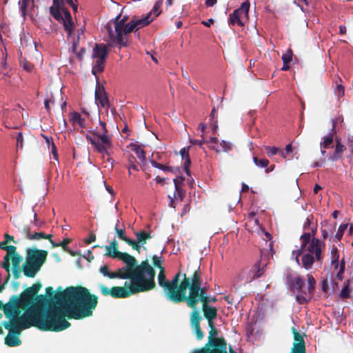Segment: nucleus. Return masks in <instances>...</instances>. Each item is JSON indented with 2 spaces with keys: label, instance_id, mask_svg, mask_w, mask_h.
Returning a JSON list of instances; mask_svg holds the SVG:
<instances>
[{
  "label": "nucleus",
  "instance_id": "f257e3e1",
  "mask_svg": "<svg viewBox=\"0 0 353 353\" xmlns=\"http://www.w3.org/2000/svg\"><path fill=\"white\" fill-rule=\"evenodd\" d=\"M32 290H26L19 299L8 303L3 306L5 315L10 321L3 324L5 328L12 325L18 330L35 326L41 330L61 331L68 328L70 324L62 316L77 319L92 314L97 303V298L90 294L83 287H70L54 296L58 307L50 308L48 314L42 317L45 299L40 295L36 297L35 303L20 316L21 311L28 307L34 296Z\"/></svg>",
  "mask_w": 353,
  "mask_h": 353
},
{
  "label": "nucleus",
  "instance_id": "f03ea898",
  "mask_svg": "<svg viewBox=\"0 0 353 353\" xmlns=\"http://www.w3.org/2000/svg\"><path fill=\"white\" fill-rule=\"evenodd\" d=\"M161 0L157 1L148 13L141 18H134L128 23H126L125 18L121 19V14H119L105 26V40L110 46L118 44L120 48L127 46L129 34L152 22L161 13Z\"/></svg>",
  "mask_w": 353,
  "mask_h": 353
},
{
  "label": "nucleus",
  "instance_id": "7ed1b4c3",
  "mask_svg": "<svg viewBox=\"0 0 353 353\" xmlns=\"http://www.w3.org/2000/svg\"><path fill=\"white\" fill-rule=\"evenodd\" d=\"M60 3L61 0H54L55 6L51 9V15L58 21L61 22L67 34V39L70 46V52L72 55L70 57V62L73 64L74 59H77L81 62L85 53L83 48L80 47V43L83 41L85 38L84 28L79 27L74 23L72 19L70 12H63L61 15Z\"/></svg>",
  "mask_w": 353,
  "mask_h": 353
},
{
  "label": "nucleus",
  "instance_id": "20e7f679",
  "mask_svg": "<svg viewBox=\"0 0 353 353\" xmlns=\"http://www.w3.org/2000/svg\"><path fill=\"white\" fill-rule=\"evenodd\" d=\"M154 272L152 268L147 263L143 262L132 270L130 280L125 281V287H114L111 288V296L114 298H126L131 294L145 292L154 287Z\"/></svg>",
  "mask_w": 353,
  "mask_h": 353
},
{
  "label": "nucleus",
  "instance_id": "39448f33",
  "mask_svg": "<svg viewBox=\"0 0 353 353\" xmlns=\"http://www.w3.org/2000/svg\"><path fill=\"white\" fill-rule=\"evenodd\" d=\"M301 241L300 248L292 252V257L297 264L307 270L312 269L315 262L321 264L325 256V243L312 236L309 232H305L301 236Z\"/></svg>",
  "mask_w": 353,
  "mask_h": 353
},
{
  "label": "nucleus",
  "instance_id": "423d86ee",
  "mask_svg": "<svg viewBox=\"0 0 353 353\" xmlns=\"http://www.w3.org/2000/svg\"><path fill=\"white\" fill-rule=\"evenodd\" d=\"M158 283L160 286L163 288L170 300L179 302L186 298V290L189 285V281L185 274L181 276L180 273H178L171 281H168L165 279L163 269H161L158 275Z\"/></svg>",
  "mask_w": 353,
  "mask_h": 353
},
{
  "label": "nucleus",
  "instance_id": "0eeeda50",
  "mask_svg": "<svg viewBox=\"0 0 353 353\" xmlns=\"http://www.w3.org/2000/svg\"><path fill=\"white\" fill-rule=\"evenodd\" d=\"M307 286L305 281L300 276L294 277L292 284V289L296 295V300L299 304H305L310 301L313 296L316 281L310 274H307Z\"/></svg>",
  "mask_w": 353,
  "mask_h": 353
},
{
  "label": "nucleus",
  "instance_id": "6e6552de",
  "mask_svg": "<svg viewBox=\"0 0 353 353\" xmlns=\"http://www.w3.org/2000/svg\"><path fill=\"white\" fill-rule=\"evenodd\" d=\"M48 252L44 250H28L23 273L29 277H34L45 262Z\"/></svg>",
  "mask_w": 353,
  "mask_h": 353
},
{
  "label": "nucleus",
  "instance_id": "1a4fd4ad",
  "mask_svg": "<svg viewBox=\"0 0 353 353\" xmlns=\"http://www.w3.org/2000/svg\"><path fill=\"white\" fill-rule=\"evenodd\" d=\"M85 138L103 155L108 154V150L112 147V137L108 134L94 130L87 134Z\"/></svg>",
  "mask_w": 353,
  "mask_h": 353
},
{
  "label": "nucleus",
  "instance_id": "9d476101",
  "mask_svg": "<svg viewBox=\"0 0 353 353\" xmlns=\"http://www.w3.org/2000/svg\"><path fill=\"white\" fill-rule=\"evenodd\" d=\"M108 50L105 45L96 44L92 50V57L93 59L92 73L97 76L101 72L104 68L105 57Z\"/></svg>",
  "mask_w": 353,
  "mask_h": 353
},
{
  "label": "nucleus",
  "instance_id": "9b49d317",
  "mask_svg": "<svg viewBox=\"0 0 353 353\" xmlns=\"http://www.w3.org/2000/svg\"><path fill=\"white\" fill-rule=\"evenodd\" d=\"M199 300L203 302H207L208 297L205 295L203 290L201 289L199 278L196 272H195L192 280V285L190 289L189 297L187 299V303L188 306L194 307Z\"/></svg>",
  "mask_w": 353,
  "mask_h": 353
},
{
  "label": "nucleus",
  "instance_id": "f8f14e48",
  "mask_svg": "<svg viewBox=\"0 0 353 353\" xmlns=\"http://www.w3.org/2000/svg\"><path fill=\"white\" fill-rule=\"evenodd\" d=\"M105 249L106 251V255L112 258L119 259L126 264V266L125 268L132 270H133V268L136 263L135 259L127 253H123L118 251L117 243L115 240H113L112 242L110 243L108 245H106Z\"/></svg>",
  "mask_w": 353,
  "mask_h": 353
},
{
  "label": "nucleus",
  "instance_id": "ddd939ff",
  "mask_svg": "<svg viewBox=\"0 0 353 353\" xmlns=\"http://www.w3.org/2000/svg\"><path fill=\"white\" fill-rule=\"evenodd\" d=\"M250 3L243 2L241 6L229 15L228 23L230 26H243L248 19Z\"/></svg>",
  "mask_w": 353,
  "mask_h": 353
},
{
  "label": "nucleus",
  "instance_id": "4468645a",
  "mask_svg": "<svg viewBox=\"0 0 353 353\" xmlns=\"http://www.w3.org/2000/svg\"><path fill=\"white\" fill-rule=\"evenodd\" d=\"M265 263L258 262L254 264L252 270H243L239 275V279L244 283L251 282L253 279L260 277L264 272Z\"/></svg>",
  "mask_w": 353,
  "mask_h": 353
},
{
  "label": "nucleus",
  "instance_id": "2eb2a0df",
  "mask_svg": "<svg viewBox=\"0 0 353 353\" xmlns=\"http://www.w3.org/2000/svg\"><path fill=\"white\" fill-rule=\"evenodd\" d=\"M100 272L104 276L111 279L121 278L128 279L132 275V270L126 268H120L118 272L110 273L108 271V267L107 265H103L100 268Z\"/></svg>",
  "mask_w": 353,
  "mask_h": 353
},
{
  "label": "nucleus",
  "instance_id": "dca6fc26",
  "mask_svg": "<svg viewBox=\"0 0 353 353\" xmlns=\"http://www.w3.org/2000/svg\"><path fill=\"white\" fill-rule=\"evenodd\" d=\"M184 181L183 177H178L174 179V183L175 187V192L174 194V198H172L170 200V205L172 208H175V201H181L185 196V191L182 188V184Z\"/></svg>",
  "mask_w": 353,
  "mask_h": 353
},
{
  "label": "nucleus",
  "instance_id": "f3484780",
  "mask_svg": "<svg viewBox=\"0 0 353 353\" xmlns=\"http://www.w3.org/2000/svg\"><path fill=\"white\" fill-rule=\"evenodd\" d=\"M7 329L9 330V332L5 339V343L11 347L20 345L21 341L18 336L22 330H18L14 327V325H10L9 328Z\"/></svg>",
  "mask_w": 353,
  "mask_h": 353
},
{
  "label": "nucleus",
  "instance_id": "a211bd4d",
  "mask_svg": "<svg viewBox=\"0 0 353 353\" xmlns=\"http://www.w3.org/2000/svg\"><path fill=\"white\" fill-rule=\"evenodd\" d=\"M294 345L292 353H305L303 336L301 334L294 331Z\"/></svg>",
  "mask_w": 353,
  "mask_h": 353
},
{
  "label": "nucleus",
  "instance_id": "6ab92c4d",
  "mask_svg": "<svg viewBox=\"0 0 353 353\" xmlns=\"http://www.w3.org/2000/svg\"><path fill=\"white\" fill-rule=\"evenodd\" d=\"M95 103L98 107L105 108L108 105V100L103 88L97 86L95 90Z\"/></svg>",
  "mask_w": 353,
  "mask_h": 353
},
{
  "label": "nucleus",
  "instance_id": "aec40b11",
  "mask_svg": "<svg viewBox=\"0 0 353 353\" xmlns=\"http://www.w3.org/2000/svg\"><path fill=\"white\" fill-rule=\"evenodd\" d=\"M135 236L137 237V241H135V245H137V248H132L133 249L139 252L141 247L145 243L146 240L150 239L151 238V235L150 232H147L145 231H141L135 232Z\"/></svg>",
  "mask_w": 353,
  "mask_h": 353
},
{
  "label": "nucleus",
  "instance_id": "412c9836",
  "mask_svg": "<svg viewBox=\"0 0 353 353\" xmlns=\"http://www.w3.org/2000/svg\"><path fill=\"white\" fill-rule=\"evenodd\" d=\"M15 249V247L12 245L6 248V250L8 253V255H10L12 260V265L15 269H17L19 268L22 259L16 253Z\"/></svg>",
  "mask_w": 353,
  "mask_h": 353
},
{
  "label": "nucleus",
  "instance_id": "4be33fe9",
  "mask_svg": "<svg viewBox=\"0 0 353 353\" xmlns=\"http://www.w3.org/2000/svg\"><path fill=\"white\" fill-rule=\"evenodd\" d=\"M70 121L74 127L79 126L81 128H83L85 126V119L77 112H72L70 114Z\"/></svg>",
  "mask_w": 353,
  "mask_h": 353
},
{
  "label": "nucleus",
  "instance_id": "5701e85b",
  "mask_svg": "<svg viewBox=\"0 0 353 353\" xmlns=\"http://www.w3.org/2000/svg\"><path fill=\"white\" fill-rule=\"evenodd\" d=\"M203 309L205 316L208 319L209 325L212 326V321L216 316V308L212 306H208L206 304V302H204Z\"/></svg>",
  "mask_w": 353,
  "mask_h": 353
},
{
  "label": "nucleus",
  "instance_id": "b1692460",
  "mask_svg": "<svg viewBox=\"0 0 353 353\" xmlns=\"http://www.w3.org/2000/svg\"><path fill=\"white\" fill-rule=\"evenodd\" d=\"M118 223H119V220H117V223L115 225V232H116L117 236H119V238L121 239V240L125 241L127 243H128L132 247L137 248V245H135V240H132V239L128 238L125 235V230H123L122 229H119Z\"/></svg>",
  "mask_w": 353,
  "mask_h": 353
},
{
  "label": "nucleus",
  "instance_id": "393cba45",
  "mask_svg": "<svg viewBox=\"0 0 353 353\" xmlns=\"http://www.w3.org/2000/svg\"><path fill=\"white\" fill-rule=\"evenodd\" d=\"M189 148H190V147L183 148L180 151V154L181 155L182 159L183 160V167L185 170V172L188 174H190L188 168L190 165V159L189 154H188Z\"/></svg>",
  "mask_w": 353,
  "mask_h": 353
},
{
  "label": "nucleus",
  "instance_id": "a878e982",
  "mask_svg": "<svg viewBox=\"0 0 353 353\" xmlns=\"http://www.w3.org/2000/svg\"><path fill=\"white\" fill-rule=\"evenodd\" d=\"M345 149L346 148L341 143V141H337L335 146L334 152L333 155L330 157V159L332 161H335L340 159L342 157L343 153Z\"/></svg>",
  "mask_w": 353,
  "mask_h": 353
},
{
  "label": "nucleus",
  "instance_id": "bb28decb",
  "mask_svg": "<svg viewBox=\"0 0 353 353\" xmlns=\"http://www.w3.org/2000/svg\"><path fill=\"white\" fill-rule=\"evenodd\" d=\"M34 3L33 0H19V10L21 13V15L25 18L28 10L30 7L32 6Z\"/></svg>",
  "mask_w": 353,
  "mask_h": 353
},
{
  "label": "nucleus",
  "instance_id": "cd10ccee",
  "mask_svg": "<svg viewBox=\"0 0 353 353\" xmlns=\"http://www.w3.org/2000/svg\"><path fill=\"white\" fill-rule=\"evenodd\" d=\"M232 148V144L230 142L221 141L219 145H213V150L216 152H228Z\"/></svg>",
  "mask_w": 353,
  "mask_h": 353
},
{
  "label": "nucleus",
  "instance_id": "c85d7f7f",
  "mask_svg": "<svg viewBox=\"0 0 353 353\" xmlns=\"http://www.w3.org/2000/svg\"><path fill=\"white\" fill-rule=\"evenodd\" d=\"M131 148L133 152L136 154L137 158L140 160L141 163L145 162V152L141 145L137 144H132Z\"/></svg>",
  "mask_w": 353,
  "mask_h": 353
},
{
  "label": "nucleus",
  "instance_id": "c756f323",
  "mask_svg": "<svg viewBox=\"0 0 353 353\" xmlns=\"http://www.w3.org/2000/svg\"><path fill=\"white\" fill-rule=\"evenodd\" d=\"M352 282L350 280H347L344 282L343 286L340 292V297L343 299H348L350 296V286Z\"/></svg>",
  "mask_w": 353,
  "mask_h": 353
},
{
  "label": "nucleus",
  "instance_id": "7c9ffc66",
  "mask_svg": "<svg viewBox=\"0 0 353 353\" xmlns=\"http://www.w3.org/2000/svg\"><path fill=\"white\" fill-rule=\"evenodd\" d=\"M333 141V134L332 133L327 134L323 138V142L321 143V152L323 155L325 154V149L330 148Z\"/></svg>",
  "mask_w": 353,
  "mask_h": 353
},
{
  "label": "nucleus",
  "instance_id": "2f4dec72",
  "mask_svg": "<svg viewBox=\"0 0 353 353\" xmlns=\"http://www.w3.org/2000/svg\"><path fill=\"white\" fill-rule=\"evenodd\" d=\"M265 149L266 150V152H267L268 155L270 157H272V156H274V155H275L276 154H279L283 158H284V159L286 158L284 151L280 150L279 148H276V147H274V146H273V147L265 146Z\"/></svg>",
  "mask_w": 353,
  "mask_h": 353
},
{
  "label": "nucleus",
  "instance_id": "473e14b6",
  "mask_svg": "<svg viewBox=\"0 0 353 353\" xmlns=\"http://www.w3.org/2000/svg\"><path fill=\"white\" fill-rule=\"evenodd\" d=\"M27 237L29 239H32V240H37V239H40L41 238H44V239H49L50 241L52 240L50 238H51V235L50 234H47V235H45L42 232H35L34 234H32L30 232V230L28 229L27 230Z\"/></svg>",
  "mask_w": 353,
  "mask_h": 353
},
{
  "label": "nucleus",
  "instance_id": "72a5a7b5",
  "mask_svg": "<svg viewBox=\"0 0 353 353\" xmlns=\"http://www.w3.org/2000/svg\"><path fill=\"white\" fill-rule=\"evenodd\" d=\"M254 164L261 168H266L269 165V161L267 159H259L257 157H253Z\"/></svg>",
  "mask_w": 353,
  "mask_h": 353
},
{
  "label": "nucleus",
  "instance_id": "f704fd0d",
  "mask_svg": "<svg viewBox=\"0 0 353 353\" xmlns=\"http://www.w3.org/2000/svg\"><path fill=\"white\" fill-rule=\"evenodd\" d=\"M347 226L348 225L347 223L345 224H341L337 232H336V234L335 235V239H337L338 241H340L341 239V238L343 237V235L344 234V232L347 230Z\"/></svg>",
  "mask_w": 353,
  "mask_h": 353
},
{
  "label": "nucleus",
  "instance_id": "c9c22d12",
  "mask_svg": "<svg viewBox=\"0 0 353 353\" xmlns=\"http://www.w3.org/2000/svg\"><path fill=\"white\" fill-rule=\"evenodd\" d=\"M73 2V0H61V3H60V10H63V11L61 10V12H60V14L61 15H62L63 14H61V12L63 13V12L66 11V12H69L67 9L65 8L64 7V4L65 3H68V4H72ZM55 6L54 4V0H52V6H50V12L51 13V9Z\"/></svg>",
  "mask_w": 353,
  "mask_h": 353
},
{
  "label": "nucleus",
  "instance_id": "e433bc0d",
  "mask_svg": "<svg viewBox=\"0 0 353 353\" xmlns=\"http://www.w3.org/2000/svg\"><path fill=\"white\" fill-rule=\"evenodd\" d=\"M292 51L290 49H288L287 52L282 56V60L283 63H290L292 59Z\"/></svg>",
  "mask_w": 353,
  "mask_h": 353
},
{
  "label": "nucleus",
  "instance_id": "4c0bfd02",
  "mask_svg": "<svg viewBox=\"0 0 353 353\" xmlns=\"http://www.w3.org/2000/svg\"><path fill=\"white\" fill-rule=\"evenodd\" d=\"M10 259V255H8V253L7 252L6 256L4 257L3 261L2 262V267L6 270L8 273H9Z\"/></svg>",
  "mask_w": 353,
  "mask_h": 353
},
{
  "label": "nucleus",
  "instance_id": "58836bf2",
  "mask_svg": "<svg viewBox=\"0 0 353 353\" xmlns=\"http://www.w3.org/2000/svg\"><path fill=\"white\" fill-rule=\"evenodd\" d=\"M192 326L195 327V323L196 325H199V314L196 311H194L191 316Z\"/></svg>",
  "mask_w": 353,
  "mask_h": 353
},
{
  "label": "nucleus",
  "instance_id": "ea45409f",
  "mask_svg": "<svg viewBox=\"0 0 353 353\" xmlns=\"http://www.w3.org/2000/svg\"><path fill=\"white\" fill-rule=\"evenodd\" d=\"M344 270H345V265L341 263L340 264L339 270L338 272L336 274V278L338 280L341 281L343 279Z\"/></svg>",
  "mask_w": 353,
  "mask_h": 353
},
{
  "label": "nucleus",
  "instance_id": "a19ab883",
  "mask_svg": "<svg viewBox=\"0 0 353 353\" xmlns=\"http://www.w3.org/2000/svg\"><path fill=\"white\" fill-rule=\"evenodd\" d=\"M23 137L21 132H18L17 135V148H23Z\"/></svg>",
  "mask_w": 353,
  "mask_h": 353
},
{
  "label": "nucleus",
  "instance_id": "79ce46f5",
  "mask_svg": "<svg viewBox=\"0 0 353 353\" xmlns=\"http://www.w3.org/2000/svg\"><path fill=\"white\" fill-rule=\"evenodd\" d=\"M32 211L34 212V221H33V223H34V225L37 228H41L43 225V221H42L41 220H39L37 219V214H36L35 210H34V207L32 208Z\"/></svg>",
  "mask_w": 353,
  "mask_h": 353
},
{
  "label": "nucleus",
  "instance_id": "37998d69",
  "mask_svg": "<svg viewBox=\"0 0 353 353\" xmlns=\"http://www.w3.org/2000/svg\"><path fill=\"white\" fill-rule=\"evenodd\" d=\"M220 141L216 137H211L210 139L207 142L209 147L213 150V145H219Z\"/></svg>",
  "mask_w": 353,
  "mask_h": 353
},
{
  "label": "nucleus",
  "instance_id": "c03bdc74",
  "mask_svg": "<svg viewBox=\"0 0 353 353\" xmlns=\"http://www.w3.org/2000/svg\"><path fill=\"white\" fill-rule=\"evenodd\" d=\"M99 289H100L101 292L103 295H105V296L110 295L111 296V294H112L111 289H109L108 288L105 287L103 285H99Z\"/></svg>",
  "mask_w": 353,
  "mask_h": 353
},
{
  "label": "nucleus",
  "instance_id": "a18cd8bd",
  "mask_svg": "<svg viewBox=\"0 0 353 353\" xmlns=\"http://www.w3.org/2000/svg\"><path fill=\"white\" fill-rule=\"evenodd\" d=\"M347 147L351 154L353 155V136L348 137Z\"/></svg>",
  "mask_w": 353,
  "mask_h": 353
},
{
  "label": "nucleus",
  "instance_id": "49530a36",
  "mask_svg": "<svg viewBox=\"0 0 353 353\" xmlns=\"http://www.w3.org/2000/svg\"><path fill=\"white\" fill-rule=\"evenodd\" d=\"M153 263L155 266L159 267L160 269H163V268L161 265V258L160 256H157L156 255L154 256H153Z\"/></svg>",
  "mask_w": 353,
  "mask_h": 353
},
{
  "label": "nucleus",
  "instance_id": "de8ad7c7",
  "mask_svg": "<svg viewBox=\"0 0 353 353\" xmlns=\"http://www.w3.org/2000/svg\"><path fill=\"white\" fill-rule=\"evenodd\" d=\"M193 328L195 330L197 339H202L203 334H202V332H201V330L200 329L199 325H196V323H195V327H193Z\"/></svg>",
  "mask_w": 353,
  "mask_h": 353
},
{
  "label": "nucleus",
  "instance_id": "09e8293b",
  "mask_svg": "<svg viewBox=\"0 0 353 353\" xmlns=\"http://www.w3.org/2000/svg\"><path fill=\"white\" fill-rule=\"evenodd\" d=\"M150 163H151V164L152 165L153 167L159 168L160 170H165L168 169L165 165H163L162 164H160V163H157L154 160H151Z\"/></svg>",
  "mask_w": 353,
  "mask_h": 353
},
{
  "label": "nucleus",
  "instance_id": "8fccbe9b",
  "mask_svg": "<svg viewBox=\"0 0 353 353\" xmlns=\"http://www.w3.org/2000/svg\"><path fill=\"white\" fill-rule=\"evenodd\" d=\"M50 243L52 244V245L54 247H57V246H65L67 244L69 243V240L68 239H63L62 242L61 243H54V241L52 240H50Z\"/></svg>",
  "mask_w": 353,
  "mask_h": 353
},
{
  "label": "nucleus",
  "instance_id": "3c124183",
  "mask_svg": "<svg viewBox=\"0 0 353 353\" xmlns=\"http://www.w3.org/2000/svg\"><path fill=\"white\" fill-rule=\"evenodd\" d=\"M205 142V141L203 137H201V140H197V139L190 140L191 144L199 145L200 146H201Z\"/></svg>",
  "mask_w": 353,
  "mask_h": 353
},
{
  "label": "nucleus",
  "instance_id": "603ef678",
  "mask_svg": "<svg viewBox=\"0 0 353 353\" xmlns=\"http://www.w3.org/2000/svg\"><path fill=\"white\" fill-rule=\"evenodd\" d=\"M50 149L51 150V152H52L54 159L56 160H57L58 159V154H57V148H56L54 143H52V146L50 147Z\"/></svg>",
  "mask_w": 353,
  "mask_h": 353
},
{
  "label": "nucleus",
  "instance_id": "864d4df0",
  "mask_svg": "<svg viewBox=\"0 0 353 353\" xmlns=\"http://www.w3.org/2000/svg\"><path fill=\"white\" fill-rule=\"evenodd\" d=\"M292 152H293L292 145L291 143L287 145V146L285 148V152H284L285 157H287V155L292 153Z\"/></svg>",
  "mask_w": 353,
  "mask_h": 353
},
{
  "label": "nucleus",
  "instance_id": "5fc2aeb1",
  "mask_svg": "<svg viewBox=\"0 0 353 353\" xmlns=\"http://www.w3.org/2000/svg\"><path fill=\"white\" fill-rule=\"evenodd\" d=\"M22 66H23V69L26 70L28 72H30L32 70V65L30 63H26V62L23 63Z\"/></svg>",
  "mask_w": 353,
  "mask_h": 353
},
{
  "label": "nucleus",
  "instance_id": "6e6d98bb",
  "mask_svg": "<svg viewBox=\"0 0 353 353\" xmlns=\"http://www.w3.org/2000/svg\"><path fill=\"white\" fill-rule=\"evenodd\" d=\"M54 103V101H52L50 99H46L44 101V105L46 109L49 111L50 110V103Z\"/></svg>",
  "mask_w": 353,
  "mask_h": 353
},
{
  "label": "nucleus",
  "instance_id": "4d7b16f0",
  "mask_svg": "<svg viewBox=\"0 0 353 353\" xmlns=\"http://www.w3.org/2000/svg\"><path fill=\"white\" fill-rule=\"evenodd\" d=\"M336 92L339 96H341L344 93V88L341 85L337 86Z\"/></svg>",
  "mask_w": 353,
  "mask_h": 353
},
{
  "label": "nucleus",
  "instance_id": "13d9d810",
  "mask_svg": "<svg viewBox=\"0 0 353 353\" xmlns=\"http://www.w3.org/2000/svg\"><path fill=\"white\" fill-rule=\"evenodd\" d=\"M99 124L101 127V131L100 132H104L105 134H108V130L106 129L105 123L103 121H100Z\"/></svg>",
  "mask_w": 353,
  "mask_h": 353
},
{
  "label": "nucleus",
  "instance_id": "bf43d9fd",
  "mask_svg": "<svg viewBox=\"0 0 353 353\" xmlns=\"http://www.w3.org/2000/svg\"><path fill=\"white\" fill-rule=\"evenodd\" d=\"M261 231H262V233L264 234V236L265 237V240L266 241H270L271 239H272L271 234L269 232L265 231L264 230H262Z\"/></svg>",
  "mask_w": 353,
  "mask_h": 353
},
{
  "label": "nucleus",
  "instance_id": "052dcab7",
  "mask_svg": "<svg viewBox=\"0 0 353 353\" xmlns=\"http://www.w3.org/2000/svg\"><path fill=\"white\" fill-rule=\"evenodd\" d=\"M40 287L41 286L39 285H34L32 287L28 288V290H32V292H34V295L38 292Z\"/></svg>",
  "mask_w": 353,
  "mask_h": 353
},
{
  "label": "nucleus",
  "instance_id": "680f3d73",
  "mask_svg": "<svg viewBox=\"0 0 353 353\" xmlns=\"http://www.w3.org/2000/svg\"><path fill=\"white\" fill-rule=\"evenodd\" d=\"M216 3V0H205V4L208 7L213 6Z\"/></svg>",
  "mask_w": 353,
  "mask_h": 353
},
{
  "label": "nucleus",
  "instance_id": "e2e57ef3",
  "mask_svg": "<svg viewBox=\"0 0 353 353\" xmlns=\"http://www.w3.org/2000/svg\"><path fill=\"white\" fill-rule=\"evenodd\" d=\"M95 236L94 234L90 235V236L86 239L87 243H91L92 242L95 241Z\"/></svg>",
  "mask_w": 353,
  "mask_h": 353
},
{
  "label": "nucleus",
  "instance_id": "0e129e2a",
  "mask_svg": "<svg viewBox=\"0 0 353 353\" xmlns=\"http://www.w3.org/2000/svg\"><path fill=\"white\" fill-rule=\"evenodd\" d=\"M44 138L46 139V143L48 144V148H50V147L52 146V143H54L52 139L48 137H45Z\"/></svg>",
  "mask_w": 353,
  "mask_h": 353
},
{
  "label": "nucleus",
  "instance_id": "69168bd1",
  "mask_svg": "<svg viewBox=\"0 0 353 353\" xmlns=\"http://www.w3.org/2000/svg\"><path fill=\"white\" fill-rule=\"evenodd\" d=\"M128 170H129V174H131L132 170H138V168H137V166L135 165L134 163H131L128 167Z\"/></svg>",
  "mask_w": 353,
  "mask_h": 353
},
{
  "label": "nucleus",
  "instance_id": "338daca9",
  "mask_svg": "<svg viewBox=\"0 0 353 353\" xmlns=\"http://www.w3.org/2000/svg\"><path fill=\"white\" fill-rule=\"evenodd\" d=\"M70 6L72 8L73 11H74V12H77V10H78V5H77V3H74V2L73 1L72 4H70Z\"/></svg>",
  "mask_w": 353,
  "mask_h": 353
},
{
  "label": "nucleus",
  "instance_id": "774afa93",
  "mask_svg": "<svg viewBox=\"0 0 353 353\" xmlns=\"http://www.w3.org/2000/svg\"><path fill=\"white\" fill-rule=\"evenodd\" d=\"M213 19H210L208 21H203V24L207 27L210 26L213 23Z\"/></svg>",
  "mask_w": 353,
  "mask_h": 353
}]
</instances>
